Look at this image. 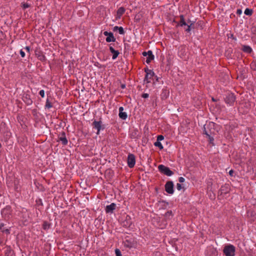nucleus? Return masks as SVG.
Masks as SVG:
<instances>
[{
    "label": "nucleus",
    "instance_id": "obj_1",
    "mask_svg": "<svg viewBox=\"0 0 256 256\" xmlns=\"http://www.w3.org/2000/svg\"><path fill=\"white\" fill-rule=\"evenodd\" d=\"M223 252L226 256H234L236 248L233 245L229 244L224 247Z\"/></svg>",
    "mask_w": 256,
    "mask_h": 256
},
{
    "label": "nucleus",
    "instance_id": "obj_2",
    "mask_svg": "<svg viewBox=\"0 0 256 256\" xmlns=\"http://www.w3.org/2000/svg\"><path fill=\"white\" fill-rule=\"evenodd\" d=\"M158 169L160 172L167 176H171L174 174V172L170 169L169 168L162 164L159 165Z\"/></svg>",
    "mask_w": 256,
    "mask_h": 256
},
{
    "label": "nucleus",
    "instance_id": "obj_3",
    "mask_svg": "<svg viewBox=\"0 0 256 256\" xmlns=\"http://www.w3.org/2000/svg\"><path fill=\"white\" fill-rule=\"evenodd\" d=\"M92 126L94 128L97 130L96 134L98 135L100 134L101 130H103L104 128V126L102 124V122L101 120H94L92 122Z\"/></svg>",
    "mask_w": 256,
    "mask_h": 256
},
{
    "label": "nucleus",
    "instance_id": "obj_4",
    "mask_svg": "<svg viewBox=\"0 0 256 256\" xmlns=\"http://www.w3.org/2000/svg\"><path fill=\"white\" fill-rule=\"evenodd\" d=\"M236 100V97L233 94H228L226 96L225 98V102H226L229 104L230 106H231L233 104L234 101Z\"/></svg>",
    "mask_w": 256,
    "mask_h": 256
},
{
    "label": "nucleus",
    "instance_id": "obj_5",
    "mask_svg": "<svg viewBox=\"0 0 256 256\" xmlns=\"http://www.w3.org/2000/svg\"><path fill=\"white\" fill-rule=\"evenodd\" d=\"M128 165L130 168H133L136 164L135 156L133 154H129L128 156Z\"/></svg>",
    "mask_w": 256,
    "mask_h": 256
},
{
    "label": "nucleus",
    "instance_id": "obj_6",
    "mask_svg": "<svg viewBox=\"0 0 256 256\" xmlns=\"http://www.w3.org/2000/svg\"><path fill=\"white\" fill-rule=\"evenodd\" d=\"M124 246L128 248H135L136 246V241L132 238L126 240L124 242Z\"/></svg>",
    "mask_w": 256,
    "mask_h": 256
},
{
    "label": "nucleus",
    "instance_id": "obj_7",
    "mask_svg": "<svg viewBox=\"0 0 256 256\" xmlns=\"http://www.w3.org/2000/svg\"><path fill=\"white\" fill-rule=\"evenodd\" d=\"M165 190L169 194H174V184L172 182H168L165 185Z\"/></svg>",
    "mask_w": 256,
    "mask_h": 256
},
{
    "label": "nucleus",
    "instance_id": "obj_8",
    "mask_svg": "<svg viewBox=\"0 0 256 256\" xmlns=\"http://www.w3.org/2000/svg\"><path fill=\"white\" fill-rule=\"evenodd\" d=\"M142 54L144 56H146V62L147 64L150 62L154 58V56L151 50H148L147 52H144L142 53Z\"/></svg>",
    "mask_w": 256,
    "mask_h": 256
},
{
    "label": "nucleus",
    "instance_id": "obj_9",
    "mask_svg": "<svg viewBox=\"0 0 256 256\" xmlns=\"http://www.w3.org/2000/svg\"><path fill=\"white\" fill-rule=\"evenodd\" d=\"M104 34L107 36L106 39V42H115L116 38H114L112 32L106 31L104 32Z\"/></svg>",
    "mask_w": 256,
    "mask_h": 256
},
{
    "label": "nucleus",
    "instance_id": "obj_10",
    "mask_svg": "<svg viewBox=\"0 0 256 256\" xmlns=\"http://www.w3.org/2000/svg\"><path fill=\"white\" fill-rule=\"evenodd\" d=\"M146 74L144 79V81L148 83L150 82V80L153 77L154 72L150 70H146Z\"/></svg>",
    "mask_w": 256,
    "mask_h": 256
},
{
    "label": "nucleus",
    "instance_id": "obj_11",
    "mask_svg": "<svg viewBox=\"0 0 256 256\" xmlns=\"http://www.w3.org/2000/svg\"><path fill=\"white\" fill-rule=\"evenodd\" d=\"M124 108L122 106H120L119 108V117L124 120H125L128 117L127 114L126 112H124Z\"/></svg>",
    "mask_w": 256,
    "mask_h": 256
},
{
    "label": "nucleus",
    "instance_id": "obj_12",
    "mask_svg": "<svg viewBox=\"0 0 256 256\" xmlns=\"http://www.w3.org/2000/svg\"><path fill=\"white\" fill-rule=\"evenodd\" d=\"M116 204L114 203H112L110 205L106 206L105 210L106 213H112L114 210L116 209Z\"/></svg>",
    "mask_w": 256,
    "mask_h": 256
},
{
    "label": "nucleus",
    "instance_id": "obj_13",
    "mask_svg": "<svg viewBox=\"0 0 256 256\" xmlns=\"http://www.w3.org/2000/svg\"><path fill=\"white\" fill-rule=\"evenodd\" d=\"M125 11L126 10L124 7H120L117 10L116 14V19H120L124 13Z\"/></svg>",
    "mask_w": 256,
    "mask_h": 256
},
{
    "label": "nucleus",
    "instance_id": "obj_14",
    "mask_svg": "<svg viewBox=\"0 0 256 256\" xmlns=\"http://www.w3.org/2000/svg\"><path fill=\"white\" fill-rule=\"evenodd\" d=\"M110 50L112 54V59L115 60L118 56L120 52L118 50H115L112 46H110Z\"/></svg>",
    "mask_w": 256,
    "mask_h": 256
},
{
    "label": "nucleus",
    "instance_id": "obj_15",
    "mask_svg": "<svg viewBox=\"0 0 256 256\" xmlns=\"http://www.w3.org/2000/svg\"><path fill=\"white\" fill-rule=\"evenodd\" d=\"M58 138L60 141L64 145H66L68 144V141L66 136L64 132H62V136H60Z\"/></svg>",
    "mask_w": 256,
    "mask_h": 256
},
{
    "label": "nucleus",
    "instance_id": "obj_16",
    "mask_svg": "<svg viewBox=\"0 0 256 256\" xmlns=\"http://www.w3.org/2000/svg\"><path fill=\"white\" fill-rule=\"evenodd\" d=\"M204 134L206 136V137L207 138H208L209 142H210V143L212 144V145H214V138L206 130V128L205 127H204Z\"/></svg>",
    "mask_w": 256,
    "mask_h": 256
},
{
    "label": "nucleus",
    "instance_id": "obj_17",
    "mask_svg": "<svg viewBox=\"0 0 256 256\" xmlns=\"http://www.w3.org/2000/svg\"><path fill=\"white\" fill-rule=\"evenodd\" d=\"M4 224L2 223L0 224V230L2 232H6V234H10V230L8 228H4Z\"/></svg>",
    "mask_w": 256,
    "mask_h": 256
},
{
    "label": "nucleus",
    "instance_id": "obj_18",
    "mask_svg": "<svg viewBox=\"0 0 256 256\" xmlns=\"http://www.w3.org/2000/svg\"><path fill=\"white\" fill-rule=\"evenodd\" d=\"M242 50L244 52L250 54L252 52V48L248 46H244Z\"/></svg>",
    "mask_w": 256,
    "mask_h": 256
},
{
    "label": "nucleus",
    "instance_id": "obj_19",
    "mask_svg": "<svg viewBox=\"0 0 256 256\" xmlns=\"http://www.w3.org/2000/svg\"><path fill=\"white\" fill-rule=\"evenodd\" d=\"M179 25L181 26H187V24L184 20V16L183 15L180 16V22Z\"/></svg>",
    "mask_w": 256,
    "mask_h": 256
},
{
    "label": "nucleus",
    "instance_id": "obj_20",
    "mask_svg": "<svg viewBox=\"0 0 256 256\" xmlns=\"http://www.w3.org/2000/svg\"><path fill=\"white\" fill-rule=\"evenodd\" d=\"M114 30H118V31L119 34H123L124 33V28L122 27H121V26L119 27V26H116L114 27Z\"/></svg>",
    "mask_w": 256,
    "mask_h": 256
},
{
    "label": "nucleus",
    "instance_id": "obj_21",
    "mask_svg": "<svg viewBox=\"0 0 256 256\" xmlns=\"http://www.w3.org/2000/svg\"><path fill=\"white\" fill-rule=\"evenodd\" d=\"M244 14L246 16H251L252 14V10L248 8H246L244 12Z\"/></svg>",
    "mask_w": 256,
    "mask_h": 256
},
{
    "label": "nucleus",
    "instance_id": "obj_22",
    "mask_svg": "<svg viewBox=\"0 0 256 256\" xmlns=\"http://www.w3.org/2000/svg\"><path fill=\"white\" fill-rule=\"evenodd\" d=\"M154 145L158 147L160 150H162L164 148L160 142H158V141L156 140V142H154Z\"/></svg>",
    "mask_w": 256,
    "mask_h": 256
},
{
    "label": "nucleus",
    "instance_id": "obj_23",
    "mask_svg": "<svg viewBox=\"0 0 256 256\" xmlns=\"http://www.w3.org/2000/svg\"><path fill=\"white\" fill-rule=\"evenodd\" d=\"M30 6V4L28 3L22 2V7L23 9H26Z\"/></svg>",
    "mask_w": 256,
    "mask_h": 256
},
{
    "label": "nucleus",
    "instance_id": "obj_24",
    "mask_svg": "<svg viewBox=\"0 0 256 256\" xmlns=\"http://www.w3.org/2000/svg\"><path fill=\"white\" fill-rule=\"evenodd\" d=\"M46 106L48 108L52 107L51 103L48 100H47L46 102Z\"/></svg>",
    "mask_w": 256,
    "mask_h": 256
},
{
    "label": "nucleus",
    "instance_id": "obj_25",
    "mask_svg": "<svg viewBox=\"0 0 256 256\" xmlns=\"http://www.w3.org/2000/svg\"><path fill=\"white\" fill-rule=\"evenodd\" d=\"M115 253H116V256H122L120 251V250H118V248L116 249Z\"/></svg>",
    "mask_w": 256,
    "mask_h": 256
},
{
    "label": "nucleus",
    "instance_id": "obj_26",
    "mask_svg": "<svg viewBox=\"0 0 256 256\" xmlns=\"http://www.w3.org/2000/svg\"><path fill=\"white\" fill-rule=\"evenodd\" d=\"M183 188V186H182V184H179V183H178L176 184V188L178 190H182V188Z\"/></svg>",
    "mask_w": 256,
    "mask_h": 256
},
{
    "label": "nucleus",
    "instance_id": "obj_27",
    "mask_svg": "<svg viewBox=\"0 0 256 256\" xmlns=\"http://www.w3.org/2000/svg\"><path fill=\"white\" fill-rule=\"evenodd\" d=\"M164 139V137L162 135H159L157 137V141L160 142Z\"/></svg>",
    "mask_w": 256,
    "mask_h": 256
},
{
    "label": "nucleus",
    "instance_id": "obj_28",
    "mask_svg": "<svg viewBox=\"0 0 256 256\" xmlns=\"http://www.w3.org/2000/svg\"><path fill=\"white\" fill-rule=\"evenodd\" d=\"M39 94L42 97V98H44V96H45V93H44V90H42L40 91L39 92Z\"/></svg>",
    "mask_w": 256,
    "mask_h": 256
},
{
    "label": "nucleus",
    "instance_id": "obj_29",
    "mask_svg": "<svg viewBox=\"0 0 256 256\" xmlns=\"http://www.w3.org/2000/svg\"><path fill=\"white\" fill-rule=\"evenodd\" d=\"M178 181H179V182H180V183H183V182H184V181H185V179H184V178H183V177H180V178H178Z\"/></svg>",
    "mask_w": 256,
    "mask_h": 256
},
{
    "label": "nucleus",
    "instance_id": "obj_30",
    "mask_svg": "<svg viewBox=\"0 0 256 256\" xmlns=\"http://www.w3.org/2000/svg\"><path fill=\"white\" fill-rule=\"evenodd\" d=\"M192 24H191L190 25H188V24H187L188 27H187V28L186 29V32H190V30H191V28H190V26H191V25H192Z\"/></svg>",
    "mask_w": 256,
    "mask_h": 256
},
{
    "label": "nucleus",
    "instance_id": "obj_31",
    "mask_svg": "<svg viewBox=\"0 0 256 256\" xmlns=\"http://www.w3.org/2000/svg\"><path fill=\"white\" fill-rule=\"evenodd\" d=\"M20 56H21L22 58H24V57L25 53H24V52L22 50H20Z\"/></svg>",
    "mask_w": 256,
    "mask_h": 256
},
{
    "label": "nucleus",
    "instance_id": "obj_32",
    "mask_svg": "<svg viewBox=\"0 0 256 256\" xmlns=\"http://www.w3.org/2000/svg\"><path fill=\"white\" fill-rule=\"evenodd\" d=\"M38 58L41 60H45V56L44 55L39 56Z\"/></svg>",
    "mask_w": 256,
    "mask_h": 256
},
{
    "label": "nucleus",
    "instance_id": "obj_33",
    "mask_svg": "<svg viewBox=\"0 0 256 256\" xmlns=\"http://www.w3.org/2000/svg\"><path fill=\"white\" fill-rule=\"evenodd\" d=\"M228 173H229V174H230V176H234V175H233V174H234V170H230L229 171V172H228Z\"/></svg>",
    "mask_w": 256,
    "mask_h": 256
},
{
    "label": "nucleus",
    "instance_id": "obj_34",
    "mask_svg": "<svg viewBox=\"0 0 256 256\" xmlns=\"http://www.w3.org/2000/svg\"><path fill=\"white\" fill-rule=\"evenodd\" d=\"M144 98H147L148 97V94H144L142 96Z\"/></svg>",
    "mask_w": 256,
    "mask_h": 256
},
{
    "label": "nucleus",
    "instance_id": "obj_35",
    "mask_svg": "<svg viewBox=\"0 0 256 256\" xmlns=\"http://www.w3.org/2000/svg\"><path fill=\"white\" fill-rule=\"evenodd\" d=\"M172 212L170 211V212H168L166 214V216H170V215H172Z\"/></svg>",
    "mask_w": 256,
    "mask_h": 256
},
{
    "label": "nucleus",
    "instance_id": "obj_36",
    "mask_svg": "<svg viewBox=\"0 0 256 256\" xmlns=\"http://www.w3.org/2000/svg\"><path fill=\"white\" fill-rule=\"evenodd\" d=\"M27 104H30L32 103V100L30 99L28 100L27 101Z\"/></svg>",
    "mask_w": 256,
    "mask_h": 256
},
{
    "label": "nucleus",
    "instance_id": "obj_37",
    "mask_svg": "<svg viewBox=\"0 0 256 256\" xmlns=\"http://www.w3.org/2000/svg\"><path fill=\"white\" fill-rule=\"evenodd\" d=\"M6 210H9V208L7 207L5 209H4L2 211V212L4 214Z\"/></svg>",
    "mask_w": 256,
    "mask_h": 256
},
{
    "label": "nucleus",
    "instance_id": "obj_38",
    "mask_svg": "<svg viewBox=\"0 0 256 256\" xmlns=\"http://www.w3.org/2000/svg\"><path fill=\"white\" fill-rule=\"evenodd\" d=\"M44 226V229H46V228H48V224H47L44 223V226Z\"/></svg>",
    "mask_w": 256,
    "mask_h": 256
},
{
    "label": "nucleus",
    "instance_id": "obj_39",
    "mask_svg": "<svg viewBox=\"0 0 256 256\" xmlns=\"http://www.w3.org/2000/svg\"><path fill=\"white\" fill-rule=\"evenodd\" d=\"M25 49L28 52H30V48L29 46H26L25 48Z\"/></svg>",
    "mask_w": 256,
    "mask_h": 256
},
{
    "label": "nucleus",
    "instance_id": "obj_40",
    "mask_svg": "<svg viewBox=\"0 0 256 256\" xmlns=\"http://www.w3.org/2000/svg\"><path fill=\"white\" fill-rule=\"evenodd\" d=\"M237 14H242V10H237Z\"/></svg>",
    "mask_w": 256,
    "mask_h": 256
},
{
    "label": "nucleus",
    "instance_id": "obj_41",
    "mask_svg": "<svg viewBox=\"0 0 256 256\" xmlns=\"http://www.w3.org/2000/svg\"><path fill=\"white\" fill-rule=\"evenodd\" d=\"M122 88H125V86H124V85H122Z\"/></svg>",
    "mask_w": 256,
    "mask_h": 256
}]
</instances>
